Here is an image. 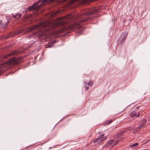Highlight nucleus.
<instances>
[{
	"instance_id": "39448f33",
	"label": "nucleus",
	"mask_w": 150,
	"mask_h": 150,
	"mask_svg": "<svg viewBox=\"0 0 150 150\" xmlns=\"http://www.w3.org/2000/svg\"><path fill=\"white\" fill-rule=\"evenodd\" d=\"M20 61L19 59L14 58L8 60V63L9 64L11 65H15L18 64L20 62Z\"/></svg>"
},
{
	"instance_id": "412c9836",
	"label": "nucleus",
	"mask_w": 150,
	"mask_h": 150,
	"mask_svg": "<svg viewBox=\"0 0 150 150\" xmlns=\"http://www.w3.org/2000/svg\"><path fill=\"white\" fill-rule=\"evenodd\" d=\"M121 132H122L123 133H126V132H127V131L126 129H125L124 130H123L122 131H121Z\"/></svg>"
},
{
	"instance_id": "1a4fd4ad",
	"label": "nucleus",
	"mask_w": 150,
	"mask_h": 150,
	"mask_svg": "<svg viewBox=\"0 0 150 150\" xmlns=\"http://www.w3.org/2000/svg\"><path fill=\"white\" fill-rule=\"evenodd\" d=\"M113 142V141L112 140H110L107 143L103 146V147L106 148L109 147L111 144H112Z\"/></svg>"
},
{
	"instance_id": "aec40b11",
	"label": "nucleus",
	"mask_w": 150,
	"mask_h": 150,
	"mask_svg": "<svg viewBox=\"0 0 150 150\" xmlns=\"http://www.w3.org/2000/svg\"><path fill=\"white\" fill-rule=\"evenodd\" d=\"M144 124H141L140 125H139V129H141L143 127H144Z\"/></svg>"
},
{
	"instance_id": "ddd939ff",
	"label": "nucleus",
	"mask_w": 150,
	"mask_h": 150,
	"mask_svg": "<svg viewBox=\"0 0 150 150\" xmlns=\"http://www.w3.org/2000/svg\"><path fill=\"white\" fill-rule=\"evenodd\" d=\"M139 144L138 143H135L132 144L129 146V147L131 148H134L135 147L138 145Z\"/></svg>"
},
{
	"instance_id": "423d86ee",
	"label": "nucleus",
	"mask_w": 150,
	"mask_h": 150,
	"mask_svg": "<svg viewBox=\"0 0 150 150\" xmlns=\"http://www.w3.org/2000/svg\"><path fill=\"white\" fill-rule=\"evenodd\" d=\"M92 0H70L68 2V4L69 5H71L74 2L79 1H82L83 3H87L91 2Z\"/></svg>"
},
{
	"instance_id": "b1692460",
	"label": "nucleus",
	"mask_w": 150,
	"mask_h": 150,
	"mask_svg": "<svg viewBox=\"0 0 150 150\" xmlns=\"http://www.w3.org/2000/svg\"><path fill=\"white\" fill-rule=\"evenodd\" d=\"M146 121V120L145 119H144L142 120L143 123H145Z\"/></svg>"
},
{
	"instance_id": "9d476101",
	"label": "nucleus",
	"mask_w": 150,
	"mask_h": 150,
	"mask_svg": "<svg viewBox=\"0 0 150 150\" xmlns=\"http://www.w3.org/2000/svg\"><path fill=\"white\" fill-rule=\"evenodd\" d=\"M23 52V51H22V52ZM21 52H21L19 51L15 50L12 52L11 54H9V55L10 56L13 55H18Z\"/></svg>"
},
{
	"instance_id": "a878e982",
	"label": "nucleus",
	"mask_w": 150,
	"mask_h": 150,
	"mask_svg": "<svg viewBox=\"0 0 150 150\" xmlns=\"http://www.w3.org/2000/svg\"><path fill=\"white\" fill-rule=\"evenodd\" d=\"M21 30L18 31V33H17V34H19L21 33Z\"/></svg>"
},
{
	"instance_id": "20e7f679",
	"label": "nucleus",
	"mask_w": 150,
	"mask_h": 150,
	"mask_svg": "<svg viewBox=\"0 0 150 150\" xmlns=\"http://www.w3.org/2000/svg\"><path fill=\"white\" fill-rule=\"evenodd\" d=\"M128 34V33L127 32L125 31L121 34L118 39L119 44H121L122 43L127 37V35Z\"/></svg>"
},
{
	"instance_id": "9b49d317",
	"label": "nucleus",
	"mask_w": 150,
	"mask_h": 150,
	"mask_svg": "<svg viewBox=\"0 0 150 150\" xmlns=\"http://www.w3.org/2000/svg\"><path fill=\"white\" fill-rule=\"evenodd\" d=\"M99 139H100L99 137L96 139V140L94 141V145H97L98 144H100L102 142L101 141H99Z\"/></svg>"
},
{
	"instance_id": "2eb2a0df",
	"label": "nucleus",
	"mask_w": 150,
	"mask_h": 150,
	"mask_svg": "<svg viewBox=\"0 0 150 150\" xmlns=\"http://www.w3.org/2000/svg\"><path fill=\"white\" fill-rule=\"evenodd\" d=\"M112 122V120H108L106 121L105 123V125H108L111 123Z\"/></svg>"
},
{
	"instance_id": "f257e3e1",
	"label": "nucleus",
	"mask_w": 150,
	"mask_h": 150,
	"mask_svg": "<svg viewBox=\"0 0 150 150\" xmlns=\"http://www.w3.org/2000/svg\"><path fill=\"white\" fill-rule=\"evenodd\" d=\"M93 13L92 11L89 12H82L80 13L75 15L74 14L68 15L64 17L60 18L58 22V24L62 26H64L63 29V31H72L74 29L80 28L82 25L80 24L81 23L87 21L88 19L86 18L79 20L73 23L72 24H68L69 23L76 21L84 16H90L92 15Z\"/></svg>"
},
{
	"instance_id": "c85d7f7f",
	"label": "nucleus",
	"mask_w": 150,
	"mask_h": 150,
	"mask_svg": "<svg viewBox=\"0 0 150 150\" xmlns=\"http://www.w3.org/2000/svg\"><path fill=\"white\" fill-rule=\"evenodd\" d=\"M55 27V26H53V27H52V28H54Z\"/></svg>"
},
{
	"instance_id": "0eeeda50",
	"label": "nucleus",
	"mask_w": 150,
	"mask_h": 150,
	"mask_svg": "<svg viewBox=\"0 0 150 150\" xmlns=\"http://www.w3.org/2000/svg\"><path fill=\"white\" fill-rule=\"evenodd\" d=\"M140 115L139 112L136 111L135 110L131 112L129 114L130 116L132 118L138 117Z\"/></svg>"
},
{
	"instance_id": "393cba45",
	"label": "nucleus",
	"mask_w": 150,
	"mask_h": 150,
	"mask_svg": "<svg viewBox=\"0 0 150 150\" xmlns=\"http://www.w3.org/2000/svg\"><path fill=\"white\" fill-rule=\"evenodd\" d=\"M85 89L86 90H87L89 88L88 87L86 86L85 85Z\"/></svg>"
},
{
	"instance_id": "6e6552de",
	"label": "nucleus",
	"mask_w": 150,
	"mask_h": 150,
	"mask_svg": "<svg viewBox=\"0 0 150 150\" xmlns=\"http://www.w3.org/2000/svg\"><path fill=\"white\" fill-rule=\"evenodd\" d=\"M105 135L104 134H102L100 135L99 137L100 139H99V141H101L102 142H103L104 141L106 140L107 138L106 136H104Z\"/></svg>"
},
{
	"instance_id": "4be33fe9",
	"label": "nucleus",
	"mask_w": 150,
	"mask_h": 150,
	"mask_svg": "<svg viewBox=\"0 0 150 150\" xmlns=\"http://www.w3.org/2000/svg\"><path fill=\"white\" fill-rule=\"evenodd\" d=\"M140 129H139V127H137L136 129V130L137 131H139L140 130Z\"/></svg>"
},
{
	"instance_id": "7ed1b4c3",
	"label": "nucleus",
	"mask_w": 150,
	"mask_h": 150,
	"mask_svg": "<svg viewBox=\"0 0 150 150\" xmlns=\"http://www.w3.org/2000/svg\"><path fill=\"white\" fill-rule=\"evenodd\" d=\"M46 0H44L42 1V2L43 3L45 2L46 1ZM40 1H42V0L38 1L36 3L33 4L31 6L29 7L28 8V9L29 11H31L32 10L34 11H38L39 9L40 8V7L43 4H42L40 5H38L40 2Z\"/></svg>"
},
{
	"instance_id": "f3484780",
	"label": "nucleus",
	"mask_w": 150,
	"mask_h": 150,
	"mask_svg": "<svg viewBox=\"0 0 150 150\" xmlns=\"http://www.w3.org/2000/svg\"><path fill=\"white\" fill-rule=\"evenodd\" d=\"M3 65H0V76L1 75V74L3 72V71L2 70L1 67H3Z\"/></svg>"
},
{
	"instance_id": "cd10ccee",
	"label": "nucleus",
	"mask_w": 150,
	"mask_h": 150,
	"mask_svg": "<svg viewBox=\"0 0 150 150\" xmlns=\"http://www.w3.org/2000/svg\"><path fill=\"white\" fill-rule=\"evenodd\" d=\"M80 34H81L82 33V31L81 30H80L79 31V33Z\"/></svg>"
},
{
	"instance_id": "f03ea898",
	"label": "nucleus",
	"mask_w": 150,
	"mask_h": 150,
	"mask_svg": "<svg viewBox=\"0 0 150 150\" xmlns=\"http://www.w3.org/2000/svg\"><path fill=\"white\" fill-rule=\"evenodd\" d=\"M47 25L45 23H41L38 25L31 27L30 30H36L37 33H39L38 35L40 38H45L51 32V30Z\"/></svg>"
},
{
	"instance_id": "6ab92c4d",
	"label": "nucleus",
	"mask_w": 150,
	"mask_h": 150,
	"mask_svg": "<svg viewBox=\"0 0 150 150\" xmlns=\"http://www.w3.org/2000/svg\"><path fill=\"white\" fill-rule=\"evenodd\" d=\"M127 131L129 130H132L133 129L131 127H129L126 128Z\"/></svg>"
},
{
	"instance_id": "4468645a",
	"label": "nucleus",
	"mask_w": 150,
	"mask_h": 150,
	"mask_svg": "<svg viewBox=\"0 0 150 150\" xmlns=\"http://www.w3.org/2000/svg\"><path fill=\"white\" fill-rule=\"evenodd\" d=\"M84 83L85 85L87 84L89 86H91L93 85V81L87 83L86 81H84Z\"/></svg>"
},
{
	"instance_id": "5701e85b",
	"label": "nucleus",
	"mask_w": 150,
	"mask_h": 150,
	"mask_svg": "<svg viewBox=\"0 0 150 150\" xmlns=\"http://www.w3.org/2000/svg\"><path fill=\"white\" fill-rule=\"evenodd\" d=\"M8 25V21H7L5 23V27H6Z\"/></svg>"
},
{
	"instance_id": "f8f14e48",
	"label": "nucleus",
	"mask_w": 150,
	"mask_h": 150,
	"mask_svg": "<svg viewBox=\"0 0 150 150\" xmlns=\"http://www.w3.org/2000/svg\"><path fill=\"white\" fill-rule=\"evenodd\" d=\"M22 16L21 14L17 13L16 15H13V17L16 19H18L21 18Z\"/></svg>"
},
{
	"instance_id": "dca6fc26",
	"label": "nucleus",
	"mask_w": 150,
	"mask_h": 150,
	"mask_svg": "<svg viewBox=\"0 0 150 150\" xmlns=\"http://www.w3.org/2000/svg\"><path fill=\"white\" fill-rule=\"evenodd\" d=\"M123 133L121 131L118 132L117 134L115 136L116 137L118 138L120 136L122 135Z\"/></svg>"
},
{
	"instance_id": "bb28decb",
	"label": "nucleus",
	"mask_w": 150,
	"mask_h": 150,
	"mask_svg": "<svg viewBox=\"0 0 150 150\" xmlns=\"http://www.w3.org/2000/svg\"><path fill=\"white\" fill-rule=\"evenodd\" d=\"M55 0H49V1L50 2H53Z\"/></svg>"
},
{
	"instance_id": "c756f323",
	"label": "nucleus",
	"mask_w": 150,
	"mask_h": 150,
	"mask_svg": "<svg viewBox=\"0 0 150 150\" xmlns=\"http://www.w3.org/2000/svg\"><path fill=\"white\" fill-rule=\"evenodd\" d=\"M97 0H94V1H97Z\"/></svg>"
},
{
	"instance_id": "a211bd4d",
	"label": "nucleus",
	"mask_w": 150,
	"mask_h": 150,
	"mask_svg": "<svg viewBox=\"0 0 150 150\" xmlns=\"http://www.w3.org/2000/svg\"><path fill=\"white\" fill-rule=\"evenodd\" d=\"M94 18H95V17H97V16H96V14L95 13V12H98V10L96 11V8H95V7H94Z\"/></svg>"
}]
</instances>
